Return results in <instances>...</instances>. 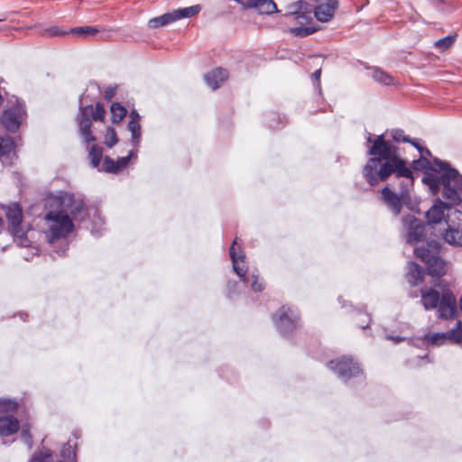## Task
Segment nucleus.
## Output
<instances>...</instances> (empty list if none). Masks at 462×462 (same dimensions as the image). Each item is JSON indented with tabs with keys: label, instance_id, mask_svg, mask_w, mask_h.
<instances>
[{
	"label": "nucleus",
	"instance_id": "obj_35",
	"mask_svg": "<svg viewBox=\"0 0 462 462\" xmlns=\"http://www.w3.org/2000/svg\"><path fill=\"white\" fill-rule=\"evenodd\" d=\"M102 167H103V170L106 172H111V173L118 172V167L116 165V161H114L113 159H111L108 156L105 157Z\"/></svg>",
	"mask_w": 462,
	"mask_h": 462
},
{
	"label": "nucleus",
	"instance_id": "obj_52",
	"mask_svg": "<svg viewBox=\"0 0 462 462\" xmlns=\"http://www.w3.org/2000/svg\"><path fill=\"white\" fill-rule=\"evenodd\" d=\"M3 103V97L2 95L0 94V105Z\"/></svg>",
	"mask_w": 462,
	"mask_h": 462
},
{
	"label": "nucleus",
	"instance_id": "obj_27",
	"mask_svg": "<svg viewBox=\"0 0 462 462\" xmlns=\"http://www.w3.org/2000/svg\"><path fill=\"white\" fill-rule=\"evenodd\" d=\"M30 462H53L51 450L47 448L36 451Z\"/></svg>",
	"mask_w": 462,
	"mask_h": 462
},
{
	"label": "nucleus",
	"instance_id": "obj_43",
	"mask_svg": "<svg viewBox=\"0 0 462 462\" xmlns=\"http://www.w3.org/2000/svg\"><path fill=\"white\" fill-rule=\"evenodd\" d=\"M46 32L51 36H60L65 34V32L60 31L58 27H51L48 29Z\"/></svg>",
	"mask_w": 462,
	"mask_h": 462
},
{
	"label": "nucleus",
	"instance_id": "obj_47",
	"mask_svg": "<svg viewBox=\"0 0 462 462\" xmlns=\"http://www.w3.org/2000/svg\"><path fill=\"white\" fill-rule=\"evenodd\" d=\"M89 89H94V90L97 89V90H98V87L97 86V84L91 83V84L88 85V87L87 88V91H88Z\"/></svg>",
	"mask_w": 462,
	"mask_h": 462
},
{
	"label": "nucleus",
	"instance_id": "obj_26",
	"mask_svg": "<svg viewBox=\"0 0 462 462\" xmlns=\"http://www.w3.org/2000/svg\"><path fill=\"white\" fill-rule=\"evenodd\" d=\"M75 446L70 441L64 444L60 451V458L57 462H76Z\"/></svg>",
	"mask_w": 462,
	"mask_h": 462
},
{
	"label": "nucleus",
	"instance_id": "obj_20",
	"mask_svg": "<svg viewBox=\"0 0 462 462\" xmlns=\"http://www.w3.org/2000/svg\"><path fill=\"white\" fill-rule=\"evenodd\" d=\"M421 303L426 310L435 309L440 301L439 293L433 289H422Z\"/></svg>",
	"mask_w": 462,
	"mask_h": 462
},
{
	"label": "nucleus",
	"instance_id": "obj_15",
	"mask_svg": "<svg viewBox=\"0 0 462 462\" xmlns=\"http://www.w3.org/2000/svg\"><path fill=\"white\" fill-rule=\"evenodd\" d=\"M311 9L310 5L301 0L286 6V14L289 15H296V19L300 23L307 22L310 17Z\"/></svg>",
	"mask_w": 462,
	"mask_h": 462
},
{
	"label": "nucleus",
	"instance_id": "obj_17",
	"mask_svg": "<svg viewBox=\"0 0 462 462\" xmlns=\"http://www.w3.org/2000/svg\"><path fill=\"white\" fill-rule=\"evenodd\" d=\"M227 70L222 68L212 69L211 71L206 73L204 76V79L207 85L213 90L218 88L220 85L227 79Z\"/></svg>",
	"mask_w": 462,
	"mask_h": 462
},
{
	"label": "nucleus",
	"instance_id": "obj_45",
	"mask_svg": "<svg viewBox=\"0 0 462 462\" xmlns=\"http://www.w3.org/2000/svg\"><path fill=\"white\" fill-rule=\"evenodd\" d=\"M68 249V244L65 243L59 251H57V254L59 255H63L65 254V252L67 251Z\"/></svg>",
	"mask_w": 462,
	"mask_h": 462
},
{
	"label": "nucleus",
	"instance_id": "obj_53",
	"mask_svg": "<svg viewBox=\"0 0 462 462\" xmlns=\"http://www.w3.org/2000/svg\"><path fill=\"white\" fill-rule=\"evenodd\" d=\"M460 309H461V310H462V298H461V300H460Z\"/></svg>",
	"mask_w": 462,
	"mask_h": 462
},
{
	"label": "nucleus",
	"instance_id": "obj_13",
	"mask_svg": "<svg viewBox=\"0 0 462 462\" xmlns=\"http://www.w3.org/2000/svg\"><path fill=\"white\" fill-rule=\"evenodd\" d=\"M338 6V0H317L315 17L321 23L330 21Z\"/></svg>",
	"mask_w": 462,
	"mask_h": 462
},
{
	"label": "nucleus",
	"instance_id": "obj_19",
	"mask_svg": "<svg viewBox=\"0 0 462 462\" xmlns=\"http://www.w3.org/2000/svg\"><path fill=\"white\" fill-rule=\"evenodd\" d=\"M19 430V421L13 416L0 417V435L8 437L16 433Z\"/></svg>",
	"mask_w": 462,
	"mask_h": 462
},
{
	"label": "nucleus",
	"instance_id": "obj_39",
	"mask_svg": "<svg viewBox=\"0 0 462 462\" xmlns=\"http://www.w3.org/2000/svg\"><path fill=\"white\" fill-rule=\"evenodd\" d=\"M132 155H133V152H130L127 156L120 157L116 160V165L118 167V171L125 169L128 165Z\"/></svg>",
	"mask_w": 462,
	"mask_h": 462
},
{
	"label": "nucleus",
	"instance_id": "obj_12",
	"mask_svg": "<svg viewBox=\"0 0 462 462\" xmlns=\"http://www.w3.org/2000/svg\"><path fill=\"white\" fill-rule=\"evenodd\" d=\"M237 238H236L230 246L229 254L232 261L233 270L241 279L242 282H246L247 278L245 276L247 273V265L245 263V254L243 251L238 248L236 251Z\"/></svg>",
	"mask_w": 462,
	"mask_h": 462
},
{
	"label": "nucleus",
	"instance_id": "obj_40",
	"mask_svg": "<svg viewBox=\"0 0 462 462\" xmlns=\"http://www.w3.org/2000/svg\"><path fill=\"white\" fill-rule=\"evenodd\" d=\"M21 438L23 441L28 446L29 448L32 446V439L27 428H23L21 431Z\"/></svg>",
	"mask_w": 462,
	"mask_h": 462
},
{
	"label": "nucleus",
	"instance_id": "obj_7",
	"mask_svg": "<svg viewBox=\"0 0 462 462\" xmlns=\"http://www.w3.org/2000/svg\"><path fill=\"white\" fill-rule=\"evenodd\" d=\"M81 118L79 119V132L86 143L95 141V137L91 134L90 127L91 122L88 118V113H91L92 118L95 121L103 120L105 117L106 110L100 104H97L95 107L92 106H80Z\"/></svg>",
	"mask_w": 462,
	"mask_h": 462
},
{
	"label": "nucleus",
	"instance_id": "obj_4",
	"mask_svg": "<svg viewBox=\"0 0 462 462\" xmlns=\"http://www.w3.org/2000/svg\"><path fill=\"white\" fill-rule=\"evenodd\" d=\"M8 222V230L18 245L27 247L31 241L27 237L28 227L23 225V209L17 203L4 207Z\"/></svg>",
	"mask_w": 462,
	"mask_h": 462
},
{
	"label": "nucleus",
	"instance_id": "obj_37",
	"mask_svg": "<svg viewBox=\"0 0 462 462\" xmlns=\"http://www.w3.org/2000/svg\"><path fill=\"white\" fill-rule=\"evenodd\" d=\"M252 283L251 288L254 291H262L264 288V284L262 281H259L258 273H252L251 274Z\"/></svg>",
	"mask_w": 462,
	"mask_h": 462
},
{
	"label": "nucleus",
	"instance_id": "obj_28",
	"mask_svg": "<svg viewBox=\"0 0 462 462\" xmlns=\"http://www.w3.org/2000/svg\"><path fill=\"white\" fill-rule=\"evenodd\" d=\"M111 119L113 123H119L126 116L127 110L119 103H114L111 107Z\"/></svg>",
	"mask_w": 462,
	"mask_h": 462
},
{
	"label": "nucleus",
	"instance_id": "obj_36",
	"mask_svg": "<svg viewBox=\"0 0 462 462\" xmlns=\"http://www.w3.org/2000/svg\"><path fill=\"white\" fill-rule=\"evenodd\" d=\"M117 143L116 133L113 128H108L105 135V143L108 147L114 146Z\"/></svg>",
	"mask_w": 462,
	"mask_h": 462
},
{
	"label": "nucleus",
	"instance_id": "obj_18",
	"mask_svg": "<svg viewBox=\"0 0 462 462\" xmlns=\"http://www.w3.org/2000/svg\"><path fill=\"white\" fill-rule=\"evenodd\" d=\"M245 7L256 9L260 14H265L278 12L274 0H248Z\"/></svg>",
	"mask_w": 462,
	"mask_h": 462
},
{
	"label": "nucleus",
	"instance_id": "obj_51",
	"mask_svg": "<svg viewBox=\"0 0 462 462\" xmlns=\"http://www.w3.org/2000/svg\"><path fill=\"white\" fill-rule=\"evenodd\" d=\"M85 97H86V94L84 93V94L82 95L81 98H80V101H82V100L85 98Z\"/></svg>",
	"mask_w": 462,
	"mask_h": 462
},
{
	"label": "nucleus",
	"instance_id": "obj_41",
	"mask_svg": "<svg viewBox=\"0 0 462 462\" xmlns=\"http://www.w3.org/2000/svg\"><path fill=\"white\" fill-rule=\"evenodd\" d=\"M320 76H321V69L315 70V72L311 76L312 80L315 84V88L319 91V93H321V87H320V81H319Z\"/></svg>",
	"mask_w": 462,
	"mask_h": 462
},
{
	"label": "nucleus",
	"instance_id": "obj_50",
	"mask_svg": "<svg viewBox=\"0 0 462 462\" xmlns=\"http://www.w3.org/2000/svg\"><path fill=\"white\" fill-rule=\"evenodd\" d=\"M25 317H27V315H26V314H21V319H23V320H24V319H25Z\"/></svg>",
	"mask_w": 462,
	"mask_h": 462
},
{
	"label": "nucleus",
	"instance_id": "obj_22",
	"mask_svg": "<svg viewBox=\"0 0 462 462\" xmlns=\"http://www.w3.org/2000/svg\"><path fill=\"white\" fill-rule=\"evenodd\" d=\"M368 69L371 70L370 76L374 81L383 86H391L394 84L393 78L386 71L381 69L378 67H373Z\"/></svg>",
	"mask_w": 462,
	"mask_h": 462
},
{
	"label": "nucleus",
	"instance_id": "obj_30",
	"mask_svg": "<svg viewBox=\"0 0 462 462\" xmlns=\"http://www.w3.org/2000/svg\"><path fill=\"white\" fill-rule=\"evenodd\" d=\"M131 132V140L134 145L137 146L141 140V125L137 121H129L127 125Z\"/></svg>",
	"mask_w": 462,
	"mask_h": 462
},
{
	"label": "nucleus",
	"instance_id": "obj_31",
	"mask_svg": "<svg viewBox=\"0 0 462 462\" xmlns=\"http://www.w3.org/2000/svg\"><path fill=\"white\" fill-rule=\"evenodd\" d=\"M71 32L79 37L90 38L98 32V30L92 26L76 27L71 30Z\"/></svg>",
	"mask_w": 462,
	"mask_h": 462
},
{
	"label": "nucleus",
	"instance_id": "obj_48",
	"mask_svg": "<svg viewBox=\"0 0 462 462\" xmlns=\"http://www.w3.org/2000/svg\"><path fill=\"white\" fill-rule=\"evenodd\" d=\"M387 338H388V339H393V340H394V341H395V342H397V343H398V342H401V341H402V340H403V338H402V337H393L388 336V337H387Z\"/></svg>",
	"mask_w": 462,
	"mask_h": 462
},
{
	"label": "nucleus",
	"instance_id": "obj_38",
	"mask_svg": "<svg viewBox=\"0 0 462 462\" xmlns=\"http://www.w3.org/2000/svg\"><path fill=\"white\" fill-rule=\"evenodd\" d=\"M291 31L295 35L304 37L313 33L316 30L312 27H296Z\"/></svg>",
	"mask_w": 462,
	"mask_h": 462
},
{
	"label": "nucleus",
	"instance_id": "obj_16",
	"mask_svg": "<svg viewBox=\"0 0 462 462\" xmlns=\"http://www.w3.org/2000/svg\"><path fill=\"white\" fill-rule=\"evenodd\" d=\"M15 155L14 143L10 137L0 136V161L3 164L7 165L13 162Z\"/></svg>",
	"mask_w": 462,
	"mask_h": 462
},
{
	"label": "nucleus",
	"instance_id": "obj_3",
	"mask_svg": "<svg viewBox=\"0 0 462 462\" xmlns=\"http://www.w3.org/2000/svg\"><path fill=\"white\" fill-rule=\"evenodd\" d=\"M47 204L57 210L49 211L44 220L47 225L46 237L50 244L66 238L74 230L73 221L82 222L88 214V207L79 195L57 191L49 195Z\"/></svg>",
	"mask_w": 462,
	"mask_h": 462
},
{
	"label": "nucleus",
	"instance_id": "obj_14",
	"mask_svg": "<svg viewBox=\"0 0 462 462\" xmlns=\"http://www.w3.org/2000/svg\"><path fill=\"white\" fill-rule=\"evenodd\" d=\"M457 301L453 293L444 291L439 304V317L442 319H452L456 313Z\"/></svg>",
	"mask_w": 462,
	"mask_h": 462
},
{
	"label": "nucleus",
	"instance_id": "obj_25",
	"mask_svg": "<svg viewBox=\"0 0 462 462\" xmlns=\"http://www.w3.org/2000/svg\"><path fill=\"white\" fill-rule=\"evenodd\" d=\"M174 22H176V20H175V16H174L173 11H172V12L164 14L161 16L150 19L148 22V25L152 29H156V28H159L162 26L168 25Z\"/></svg>",
	"mask_w": 462,
	"mask_h": 462
},
{
	"label": "nucleus",
	"instance_id": "obj_8",
	"mask_svg": "<svg viewBox=\"0 0 462 462\" xmlns=\"http://www.w3.org/2000/svg\"><path fill=\"white\" fill-rule=\"evenodd\" d=\"M299 314L297 310L291 307L282 306L276 314L273 316V320L283 336L289 335L299 324Z\"/></svg>",
	"mask_w": 462,
	"mask_h": 462
},
{
	"label": "nucleus",
	"instance_id": "obj_24",
	"mask_svg": "<svg viewBox=\"0 0 462 462\" xmlns=\"http://www.w3.org/2000/svg\"><path fill=\"white\" fill-rule=\"evenodd\" d=\"M419 151L421 153V157L420 159H419L418 161H414V164H415V168L418 169V168H430L432 171H434L435 173H438V171H435L432 168L434 166V162L436 160L439 161V159H434L433 162L431 163L425 156H430L431 153H430V151L427 148H423L421 146L419 145V143H417V146H415ZM439 174H440L439 172Z\"/></svg>",
	"mask_w": 462,
	"mask_h": 462
},
{
	"label": "nucleus",
	"instance_id": "obj_23",
	"mask_svg": "<svg viewBox=\"0 0 462 462\" xmlns=\"http://www.w3.org/2000/svg\"><path fill=\"white\" fill-rule=\"evenodd\" d=\"M202 7L200 5H194L189 7L173 10V14L175 16V20L179 21L183 18H191L198 15Z\"/></svg>",
	"mask_w": 462,
	"mask_h": 462
},
{
	"label": "nucleus",
	"instance_id": "obj_10",
	"mask_svg": "<svg viewBox=\"0 0 462 462\" xmlns=\"http://www.w3.org/2000/svg\"><path fill=\"white\" fill-rule=\"evenodd\" d=\"M402 225L407 233V243L415 244L423 239L425 236V226L422 222L414 216L407 215L403 217Z\"/></svg>",
	"mask_w": 462,
	"mask_h": 462
},
{
	"label": "nucleus",
	"instance_id": "obj_9",
	"mask_svg": "<svg viewBox=\"0 0 462 462\" xmlns=\"http://www.w3.org/2000/svg\"><path fill=\"white\" fill-rule=\"evenodd\" d=\"M328 365L337 374L338 378L343 381H347L351 377L357 376L362 371L358 363L352 357L347 356L331 360Z\"/></svg>",
	"mask_w": 462,
	"mask_h": 462
},
{
	"label": "nucleus",
	"instance_id": "obj_6",
	"mask_svg": "<svg viewBox=\"0 0 462 462\" xmlns=\"http://www.w3.org/2000/svg\"><path fill=\"white\" fill-rule=\"evenodd\" d=\"M437 244L430 243L427 246L416 247L415 255L427 264L428 273L431 276H441L445 273V264L438 256Z\"/></svg>",
	"mask_w": 462,
	"mask_h": 462
},
{
	"label": "nucleus",
	"instance_id": "obj_33",
	"mask_svg": "<svg viewBox=\"0 0 462 462\" xmlns=\"http://www.w3.org/2000/svg\"><path fill=\"white\" fill-rule=\"evenodd\" d=\"M18 409V403L14 400L0 398V413L13 412Z\"/></svg>",
	"mask_w": 462,
	"mask_h": 462
},
{
	"label": "nucleus",
	"instance_id": "obj_49",
	"mask_svg": "<svg viewBox=\"0 0 462 462\" xmlns=\"http://www.w3.org/2000/svg\"><path fill=\"white\" fill-rule=\"evenodd\" d=\"M235 285H236V282H228L227 287H228V290L230 292L232 291V287H234Z\"/></svg>",
	"mask_w": 462,
	"mask_h": 462
},
{
	"label": "nucleus",
	"instance_id": "obj_1",
	"mask_svg": "<svg viewBox=\"0 0 462 462\" xmlns=\"http://www.w3.org/2000/svg\"><path fill=\"white\" fill-rule=\"evenodd\" d=\"M370 158L364 167V176L366 181L374 186L385 181L394 174L397 186H385L380 191V199L395 215L401 213L403 204L411 201V190L413 188L414 178L412 171L407 167L405 160L397 152V147L391 142L385 141L379 135L373 142L368 150Z\"/></svg>",
	"mask_w": 462,
	"mask_h": 462
},
{
	"label": "nucleus",
	"instance_id": "obj_32",
	"mask_svg": "<svg viewBox=\"0 0 462 462\" xmlns=\"http://www.w3.org/2000/svg\"><path fill=\"white\" fill-rule=\"evenodd\" d=\"M457 34L448 35L444 37L437 42H435L434 46L440 51L444 52L448 50L455 42Z\"/></svg>",
	"mask_w": 462,
	"mask_h": 462
},
{
	"label": "nucleus",
	"instance_id": "obj_2",
	"mask_svg": "<svg viewBox=\"0 0 462 462\" xmlns=\"http://www.w3.org/2000/svg\"><path fill=\"white\" fill-rule=\"evenodd\" d=\"M440 173L439 176L427 174L422 181L429 186L433 195L437 194L440 186L443 187L442 198L437 199L427 211L426 217L429 223H440L446 221L448 228L444 239L452 245L462 246V211L454 208L461 202L462 176L448 163L436 160L432 168Z\"/></svg>",
	"mask_w": 462,
	"mask_h": 462
},
{
	"label": "nucleus",
	"instance_id": "obj_11",
	"mask_svg": "<svg viewBox=\"0 0 462 462\" xmlns=\"http://www.w3.org/2000/svg\"><path fill=\"white\" fill-rule=\"evenodd\" d=\"M452 340L456 343L462 342V321L458 320L457 322V327L455 328L450 329L447 333H433L427 334L424 336V341L428 343H431L432 345H442L447 340Z\"/></svg>",
	"mask_w": 462,
	"mask_h": 462
},
{
	"label": "nucleus",
	"instance_id": "obj_34",
	"mask_svg": "<svg viewBox=\"0 0 462 462\" xmlns=\"http://www.w3.org/2000/svg\"><path fill=\"white\" fill-rule=\"evenodd\" d=\"M392 137L395 142L410 143L413 146H417V142L411 140L408 136H405L402 130H400V129L393 130Z\"/></svg>",
	"mask_w": 462,
	"mask_h": 462
},
{
	"label": "nucleus",
	"instance_id": "obj_46",
	"mask_svg": "<svg viewBox=\"0 0 462 462\" xmlns=\"http://www.w3.org/2000/svg\"><path fill=\"white\" fill-rule=\"evenodd\" d=\"M365 320H363V322H365L366 324L364 325V324H360V327H362L363 328H366L370 322V318H369V315L368 314H363L362 315Z\"/></svg>",
	"mask_w": 462,
	"mask_h": 462
},
{
	"label": "nucleus",
	"instance_id": "obj_21",
	"mask_svg": "<svg viewBox=\"0 0 462 462\" xmlns=\"http://www.w3.org/2000/svg\"><path fill=\"white\" fill-rule=\"evenodd\" d=\"M425 271L419 264L410 262L408 263L407 279L411 286H416L422 282Z\"/></svg>",
	"mask_w": 462,
	"mask_h": 462
},
{
	"label": "nucleus",
	"instance_id": "obj_44",
	"mask_svg": "<svg viewBox=\"0 0 462 462\" xmlns=\"http://www.w3.org/2000/svg\"><path fill=\"white\" fill-rule=\"evenodd\" d=\"M129 116H130V121H137V122H139L140 116H139V114L137 113L136 110H132L130 112Z\"/></svg>",
	"mask_w": 462,
	"mask_h": 462
},
{
	"label": "nucleus",
	"instance_id": "obj_42",
	"mask_svg": "<svg viewBox=\"0 0 462 462\" xmlns=\"http://www.w3.org/2000/svg\"><path fill=\"white\" fill-rule=\"evenodd\" d=\"M116 91V87H108L105 90V98L106 100H110L115 96Z\"/></svg>",
	"mask_w": 462,
	"mask_h": 462
},
{
	"label": "nucleus",
	"instance_id": "obj_5",
	"mask_svg": "<svg viewBox=\"0 0 462 462\" xmlns=\"http://www.w3.org/2000/svg\"><path fill=\"white\" fill-rule=\"evenodd\" d=\"M26 116L23 102L16 97H13L8 100L7 107L4 110L0 122L6 131L14 133L19 129Z\"/></svg>",
	"mask_w": 462,
	"mask_h": 462
},
{
	"label": "nucleus",
	"instance_id": "obj_29",
	"mask_svg": "<svg viewBox=\"0 0 462 462\" xmlns=\"http://www.w3.org/2000/svg\"><path fill=\"white\" fill-rule=\"evenodd\" d=\"M103 155V149L100 146L93 144L88 152V157L90 159V163L94 168H97L101 162Z\"/></svg>",
	"mask_w": 462,
	"mask_h": 462
}]
</instances>
